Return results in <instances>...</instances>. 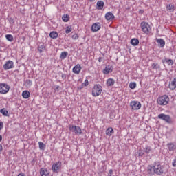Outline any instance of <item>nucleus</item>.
Here are the masks:
<instances>
[{"label": "nucleus", "mask_w": 176, "mask_h": 176, "mask_svg": "<svg viewBox=\"0 0 176 176\" xmlns=\"http://www.w3.org/2000/svg\"><path fill=\"white\" fill-rule=\"evenodd\" d=\"M147 171L148 174H151L153 171L156 175H163L166 173V167L160 162H155L153 165H148Z\"/></svg>", "instance_id": "obj_1"}, {"label": "nucleus", "mask_w": 176, "mask_h": 176, "mask_svg": "<svg viewBox=\"0 0 176 176\" xmlns=\"http://www.w3.org/2000/svg\"><path fill=\"white\" fill-rule=\"evenodd\" d=\"M101 93H102V87L100 84L95 85L92 89V96L98 97Z\"/></svg>", "instance_id": "obj_2"}, {"label": "nucleus", "mask_w": 176, "mask_h": 176, "mask_svg": "<svg viewBox=\"0 0 176 176\" xmlns=\"http://www.w3.org/2000/svg\"><path fill=\"white\" fill-rule=\"evenodd\" d=\"M159 105H167L170 101V98L167 95H163L157 98Z\"/></svg>", "instance_id": "obj_3"}, {"label": "nucleus", "mask_w": 176, "mask_h": 176, "mask_svg": "<svg viewBox=\"0 0 176 176\" xmlns=\"http://www.w3.org/2000/svg\"><path fill=\"white\" fill-rule=\"evenodd\" d=\"M140 27L142 28V31L144 33L148 34L151 32V25L148 24L147 22L143 21L140 23Z\"/></svg>", "instance_id": "obj_4"}, {"label": "nucleus", "mask_w": 176, "mask_h": 176, "mask_svg": "<svg viewBox=\"0 0 176 176\" xmlns=\"http://www.w3.org/2000/svg\"><path fill=\"white\" fill-rule=\"evenodd\" d=\"M9 90H10V86L6 83H0V94H6L9 93Z\"/></svg>", "instance_id": "obj_5"}, {"label": "nucleus", "mask_w": 176, "mask_h": 176, "mask_svg": "<svg viewBox=\"0 0 176 176\" xmlns=\"http://www.w3.org/2000/svg\"><path fill=\"white\" fill-rule=\"evenodd\" d=\"M130 107L133 111H138V109H141L142 105L141 102L138 101H131L130 102Z\"/></svg>", "instance_id": "obj_6"}, {"label": "nucleus", "mask_w": 176, "mask_h": 176, "mask_svg": "<svg viewBox=\"0 0 176 176\" xmlns=\"http://www.w3.org/2000/svg\"><path fill=\"white\" fill-rule=\"evenodd\" d=\"M158 119H161V120H164L166 123H171L172 120L171 117L168 115H166L164 113H161L158 116Z\"/></svg>", "instance_id": "obj_7"}, {"label": "nucleus", "mask_w": 176, "mask_h": 176, "mask_svg": "<svg viewBox=\"0 0 176 176\" xmlns=\"http://www.w3.org/2000/svg\"><path fill=\"white\" fill-rule=\"evenodd\" d=\"M61 164H62V163L60 161H58L52 164V168L54 173H58V171H60Z\"/></svg>", "instance_id": "obj_8"}, {"label": "nucleus", "mask_w": 176, "mask_h": 176, "mask_svg": "<svg viewBox=\"0 0 176 176\" xmlns=\"http://www.w3.org/2000/svg\"><path fill=\"white\" fill-rule=\"evenodd\" d=\"M69 129L70 131L75 133V134H78L79 135L82 134V129H80L79 126L71 125L69 126Z\"/></svg>", "instance_id": "obj_9"}, {"label": "nucleus", "mask_w": 176, "mask_h": 176, "mask_svg": "<svg viewBox=\"0 0 176 176\" xmlns=\"http://www.w3.org/2000/svg\"><path fill=\"white\" fill-rule=\"evenodd\" d=\"M14 67V63L12 60L7 61L3 65V68L6 71H8V69H11V68Z\"/></svg>", "instance_id": "obj_10"}, {"label": "nucleus", "mask_w": 176, "mask_h": 176, "mask_svg": "<svg viewBox=\"0 0 176 176\" xmlns=\"http://www.w3.org/2000/svg\"><path fill=\"white\" fill-rule=\"evenodd\" d=\"M72 71L74 74H76V75H79V74H80V71H82V66L80 64H77L73 67Z\"/></svg>", "instance_id": "obj_11"}, {"label": "nucleus", "mask_w": 176, "mask_h": 176, "mask_svg": "<svg viewBox=\"0 0 176 176\" xmlns=\"http://www.w3.org/2000/svg\"><path fill=\"white\" fill-rule=\"evenodd\" d=\"M101 30V25H100V23H95L91 26L92 32H97V31H100Z\"/></svg>", "instance_id": "obj_12"}, {"label": "nucleus", "mask_w": 176, "mask_h": 176, "mask_svg": "<svg viewBox=\"0 0 176 176\" xmlns=\"http://www.w3.org/2000/svg\"><path fill=\"white\" fill-rule=\"evenodd\" d=\"M166 146L168 152L174 153V151H176V145L174 143H168Z\"/></svg>", "instance_id": "obj_13"}, {"label": "nucleus", "mask_w": 176, "mask_h": 176, "mask_svg": "<svg viewBox=\"0 0 176 176\" xmlns=\"http://www.w3.org/2000/svg\"><path fill=\"white\" fill-rule=\"evenodd\" d=\"M40 175L41 176H50V172L47 169L41 168L40 169Z\"/></svg>", "instance_id": "obj_14"}, {"label": "nucleus", "mask_w": 176, "mask_h": 176, "mask_svg": "<svg viewBox=\"0 0 176 176\" xmlns=\"http://www.w3.org/2000/svg\"><path fill=\"white\" fill-rule=\"evenodd\" d=\"M104 5L105 3H104L102 1H98L96 3V9H98V10H102Z\"/></svg>", "instance_id": "obj_15"}, {"label": "nucleus", "mask_w": 176, "mask_h": 176, "mask_svg": "<svg viewBox=\"0 0 176 176\" xmlns=\"http://www.w3.org/2000/svg\"><path fill=\"white\" fill-rule=\"evenodd\" d=\"M105 19L107 21H112L115 19V15L111 12H107L105 14Z\"/></svg>", "instance_id": "obj_16"}, {"label": "nucleus", "mask_w": 176, "mask_h": 176, "mask_svg": "<svg viewBox=\"0 0 176 176\" xmlns=\"http://www.w3.org/2000/svg\"><path fill=\"white\" fill-rule=\"evenodd\" d=\"M112 71V66L108 65L103 69V74H104V75H108V74H110Z\"/></svg>", "instance_id": "obj_17"}, {"label": "nucleus", "mask_w": 176, "mask_h": 176, "mask_svg": "<svg viewBox=\"0 0 176 176\" xmlns=\"http://www.w3.org/2000/svg\"><path fill=\"white\" fill-rule=\"evenodd\" d=\"M156 42L160 44V47H164L166 45V41L163 38H157Z\"/></svg>", "instance_id": "obj_18"}, {"label": "nucleus", "mask_w": 176, "mask_h": 176, "mask_svg": "<svg viewBox=\"0 0 176 176\" xmlns=\"http://www.w3.org/2000/svg\"><path fill=\"white\" fill-rule=\"evenodd\" d=\"M131 44L132 45V46H138V45H140V40H138V38H132L131 40Z\"/></svg>", "instance_id": "obj_19"}, {"label": "nucleus", "mask_w": 176, "mask_h": 176, "mask_svg": "<svg viewBox=\"0 0 176 176\" xmlns=\"http://www.w3.org/2000/svg\"><path fill=\"white\" fill-rule=\"evenodd\" d=\"M50 36L52 39H57V38H58V33H57V32L52 31L50 33Z\"/></svg>", "instance_id": "obj_20"}, {"label": "nucleus", "mask_w": 176, "mask_h": 176, "mask_svg": "<svg viewBox=\"0 0 176 176\" xmlns=\"http://www.w3.org/2000/svg\"><path fill=\"white\" fill-rule=\"evenodd\" d=\"M46 47H45V44L43 43H40L38 45V51L39 53H43V51L45 50Z\"/></svg>", "instance_id": "obj_21"}, {"label": "nucleus", "mask_w": 176, "mask_h": 176, "mask_svg": "<svg viewBox=\"0 0 176 176\" xmlns=\"http://www.w3.org/2000/svg\"><path fill=\"white\" fill-rule=\"evenodd\" d=\"M166 9L167 10H168V12H170V13H173L175 10V7L174 6V4H168L166 6Z\"/></svg>", "instance_id": "obj_22"}, {"label": "nucleus", "mask_w": 176, "mask_h": 176, "mask_svg": "<svg viewBox=\"0 0 176 176\" xmlns=\"http://www.w3.org/2000/svg\"><path fill=\"white\" fill-rule=\"evenodd\" d=\"M115 85V80L113 78H109L107 80V85L109 87L113 86Z\"/></svg>", "instance_id": "obj_23"}, {"label": "nucleus", "mask_w": 176, "mask_h": 176, "mask_svg": "<svg viewBox=\"0 0 176 176\" xmlns=\"http://www.w3.org/2000/svg\"><path fill=\"white\" fill-rule=\"evenodd\" d=\"M0 113H2L3 116H9V111L5 108L0 109Z\"/></svg>", "instance_id": "obj_24"}, {"label": "nucleus", "mask_w": 176, "mask_h": 176, "mask_svg": "<svg viewBox=\"0 0 176 176\" xmlns=\"http://www.w3.org/2000/svg\"><path fill=\"white\" fill-rule=\"evenodd\" d=\"M106 134L111 137L113 134V129L112 127H109L106 130Z\"/></svg>", "instance_id": "obj_25"}, {"label": "nucleus", "mask_w": 176, "mask_h": 176, "mask_svg": "<svg viewBox=\"0 0 176 176\" xmlns=\"http://www.w3.org/2000/svg\"><path fill=\"white\" fill-rule=\"evenodd\" d=\"M30 96H31V94H30V91H23L22 92V97L23 98H29Z\"/></svg>", "instance_id": "obj_26"}, {"label": "nucleus", "mask_w": 176, "mask_h": 176, "mask_svg": "<svg viewBox=\"0 0 176 176\" xmlns=\"http://www.w3.org/2000/svg\"><path fill=\"white\" fill-rule=\"evenodd\" d=\"M67 56H68V53L67 52H63L60 54V58L61 60H65V58H67Z\"/></svg>", "instance_id": "obj_27"}, {"label": "nucleus", "mask_w": 176, "mask_h": 176, "mask_svg": "<svg viewBox=\"0 0 176 176\" xmlns=\"http://www.w3.org/2000/svg\"><path fill=\"white\" fill-rule=\"evenodd\" d=\"M62 20L65 23H67V21H69V15L68 14H63L62 16Z\"/></svg>", "instance_id": "obj_28"}, {"label": "nucleus", "mask_w": 176, "mask_h": 176, "mask_svg": "<svg viewBox=\"0 0 176 176\" xmlns=\"http://www.w3.org/2000/svg\"><path fill=\"white\" fill-rule=\"evenodd\" d=\"M38 146L41 151H45V149H46V144H43L42 142H38Z\"/></svg>", "instance_id": "obj_29"}, {"label": "nucleus", "mask_w": 176, "mask_h": 176, "mask_svg": "<svg viewBox=\"0 0 176 176\" xmlns=\"http://www.w3.org/2000/svg\"><path fill=\"white\" fill-rule=\"evenodd\" d=\"M169 88L170 90H175L176 89V83L173 80L169 84Z\"/></svg>", "instance_id": "obj_30"}, {"label": "nucleus", "mask_w": 176, "mask_h": 176, "mask_svg": "<svg viewBox=\"0 0 176 176\" xmlns=\"http://www.w3.org/2000/svg\"><path fill=\"white\" fill-rule=\"evenodd\" d=\"M144 151L145 153H151V152L152 151V148L149 146H146L144 148Z\"/></svg>", "instance_id": "obj_31"}, {"label": "nucleus", "mask_w": 176, "mask_h": 176, "mask_svg": "<svg viewBox=\"0 0 176 176\" xmlns=\"http://www.w3.org/2000/svg\"><path fill=\"white\" fill-rule=\"evenodd\" d=\"M6 38L7 41H9V42H13V41H14V38L12 34H7L6 36Z\"/></svg>", "instance_id": "obj_32"}, {"label": "nucleus", "mask_w": 176, "mask_h": 176, "mask_svg": "<svg viewBox=\"0 0 176 176\" xmlns=\"http://www.w3.org/2000/svg\"><path fill=\"white\" fill-rule=\"evenodd\" d=\"M164 62L168 64V65H173V64H174V60H173L172 59H164Z\"/></svg>", "instance_id": "obj_33"}, {"label": "nucleus", "mask_w": 176, "mask_h": 176, "mask_svg": "<svg viewBox=\"0 0 176 176\" xmlns=\"http://www.w3.org/2000/svg\"><path fill=\"white\" fill-rule=\"evenodd\" d=\"M129 87L132 90H134V89H135L137 87V83H135L134 82H130L129 83Z\"/></svg>", "instance_id": "obj_34"}, {"label": "nucleus", "mask_w": 176, "mask_h": 176, "mask_svg": "<svg viewBox=\"0 0 176 176\" xmlns=\"http://www.w3.org/2000/svg\"><path fill=\"white\" fill-rule=\"evenodd\" d=\"M151 67L153 69H159L160 68V65L157 63H153Z\"/></svg>", "instance_id": "obj_35"}, {"label": "nucleus", "mask_w": 176, "mask_h": 176, "mask_svg": "<svg viewBox=\"0 0 176 176\" xmlns=\"http://www.w3.org/2000/svg\"><path fill=\"white\" fill-rule=\"evenodd\" d=\"M136 156H144V152L142 150H139L136 153Z\"/></svg>", "instance_id": "obj_36"}, {"label": "nucleus", "mask_w": 176, "mask_h": 176, "mask_svg": "<svg viewBox=\"0 0 176 176\" xmlns=\"http://www.w3.org/2000/svg\"><path fill=\"white\" fill-rule=\"evenodd\" d=\"M25 83L27 86H32V81L31 80H26Z\"/></svg>", "instance_id": "obj_37"}, {"label": "nucleus", "mask_w": 176, "mask_h": 176, "mask_svg": "<svg viewBox=\"0 0 176 176\" xmlns=\"http://www.w3.org/2000/svg\"><path fill=\"white\" fill-rule=\"evenodd\" d=\"M72 38L74 41H76V39H78L79 38V35H78V34H74L72 35Z\"/></svg>", "instance_id": "obj_38"}, {"label": "nucleus", "mask_w": 176, "mask_h": 176, "mask_svg": "<svg viewBox=\"0 0 176 176\" xmlns=\"http://www.w3.org/2000/svg\"><path fill=\"white\" fill-rule=\"evenodd\" d=\"M82 85L84 87H86V86H89V80L86 79Z\"/></svg>", "instance_id": "obj_39"}, {"label": "nucleus", "mask_w": 176, "mask_h": 176, "mask_svg": "<svg viewBox=\"0 0 176 176\" xmlns=\"http://www.w3.org/2000/svg\"><path fill=\"white\" fill-rule=\"evenodd\" d=\"M72 32V28H69V27H67V28L65 30L66 34H69Z\"/></svg>", "instance_id": "obj_40"}, {"label": "nucleus", "mask_w": 176, "mask_h": 176, "mask_svg": "<svg viewBox=\"0 0 176 176\" xmlns=\"http://www.w3.org/2000/svg\"><path fill=\"white\" fill-rule=\"evenodd\" d=\"M61 78H62V79H64V80L67 79V74H61Z\"/></svg>", "instance_id": "obj_41"}, {"label": "nucleus", "mask_w": 176, "mask_h": 176, "mask_svg": "<svg viewBox=\"0 0 176 176\" xmlns=\"http://www.w3.org/2000/svg\"><path fill=\"white\" fill-rule=\"evenodd\" d=\"M172 166L173 167H176V158L175 160H173V161L172 162Z\"/></svg>", "instance_id": "obj_42"}, {"label": "nucleus", "mask_w": 176, "mask_h": 176, "mask_svg": "<svg viewBox=\"0 0 176 176\" xmlns=\"http://www.w3.org/2000/svg\"><path fill=\"white\" fill-rule=\"evenodd\" d=\"M84 87H84L82 85H81V86L78 87V90H82Z\"/></svg>", "instance_id": "obj_43"}, {"label": "nucleus", "mask_w": 176, "mask_h": 176, "mask_svg": "<svg viewBox=\"0 0 176 176\" xmlns=\"http://www.w3.org/2000/svg\"><path fill=\"white\" fill-rule=\"evenodd\" d=\"M3 122H0V130H1V129H3Z\"/></svg>", "instance_id": "obj_44"}, {"label": "nucleus", "mask_w": 176, "mask_h": 176, "mask_svg": "<svg viewBox=\"0 0 176 176\" xmlns=\"http://www.w3.org/2000/svg\"><path fill=\"white\" fill-rule=\"evenodd\" d=\"M112 174H113V170L112 169L109 170V175H112Z\"/></svg>", "instance_id": "obj_45"}, {"label": "nucleus", "mask_w": 176, "mask_h": 176, "mask_svg": "<svg viewBox=\"0 0 176 176\" xmlns=\"http://www.w3.org/2000/svg\"><path fill=\"white\" fill-rule=\"evenodd\" d=\"M98 60L99 63H101L102 61V58L99 57Z\"/></svg>", "instance_id": "obj_46"}, {"label": "nucleus", "mask_w": 176, "mask_h": 176, "mask_svg": "<svg viewBox=\"0 0 176 176\" xmlns=\"http://www.w3.org/2000/svg\"><path fill=\"white\" fill-rule=\"evenodd\" d=\"M3 149V148L2 147V144H0V155H1V152H2Z\"/></svg>", "instance_id": "obj_47"}, {"label": "nucleus", "mask_w": 176, "mask_h": 176, "mask_svg": "<svg viewBox=\"0 0 176 176\" xmlns=\"http://www.w3.org/2000/svg\"><path fill=\"white\" fill-rule=\"evenodd\" d=\"M18 176H25V175H24V173H19L18 175Z\"/></svg>", "instance_id": "obj_48"}, {"label": "nucleus", "mask_w": 176, "mask_h": 176, "mask_svg": "<svg viewBox=\"0 0 176 176\" xmlns=\"http://www.w3.org/2000/svg\"><path fill=\"white\" fill-rule=\"evenodd\" d=\"M55 89L56 90H58V89H60V86L57 85Z\"/></svg>", "instance_id": "obj_49"}, {"label": "nucleus", "mask_w": 176, "mask_h": 176, "mask_svg": "<svg viewBox=\"0 0 176 176\" xmlns=\"http://www.w3.org/2000/svg\"><path fill=\"white\" fill-rule=\"evenodd\" d=\"M173 81L176 84V77L173 79Z\"/></svg>", "instance_id": "obj_50"}, {"label": "nucleus", "mask_w": 176, "mask_h": 176, "mask_svg": "<svg viewBox=\"0 0 176 176\" xmlns=\"http://www.w3.org/2000/svg\"><path fill=\"white\" fill-rule=\"evenodd\" d=\"M2 141V135H0V142Z\"/></svg>", "instance_id": "obj_51"}, {"label": "nucleus", "mask_w": 176, "mask_h": 176, "mask_svg": "<svg viewBox=\"0 0 176 176\" xmlns=\"http://www.w3.org/2000/svg\"><path fill=\"white\" fill-rule=\"evenodd\" d=\"M96 0H89L90 2H94Z\"/></svg>", "instance_id": "obj_52"}, {"label": "nucleus", "mask_w": 176, "mask_h": 176, "mask_svg": "<svg viewBox=\"0 0 176 176\" xmlns=\"http://www.w3.org/2000/svg\"><path fill=\"white\" fill-rule=\"evenodd\" d=\"M108 176H112L111 175H108Z\"/></svg>", "instance_id": "obj_53"}]
</instances>
